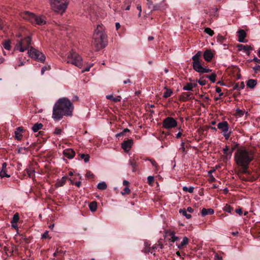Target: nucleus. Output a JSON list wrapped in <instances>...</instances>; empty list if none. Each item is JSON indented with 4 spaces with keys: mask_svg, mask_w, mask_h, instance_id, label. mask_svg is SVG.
<instances>
[{
    "mask_svg": "<svg viewBox=\"0 0 260 260\" xmlns=\"http://www.w3.org/2000/svg\"><path fill=\"white\" fill-rule=\"evenodd\" d=\"M73 109V105L68 98H60L54 105L52 117L60 120L63 116H71Z\"/></svg>",
    "mask_w": 260,
    "mask_h": 260,
    "instance_id": "obj_1",
    "label": "nucleus"
},
{
    "mask_svg": "<svg viewBox=\"0 0 260 260\" xmlns=\"http://www.w3.org/2000/svg\"><path fill=\"white\" fill-rule=\"evenodd\" d=\"M234 158L238 166L249 165L254 159V152L245 148H239L235 153Z\"/></svg>",
    "mask_w": 260,
    "mask_h": 260,
    "instance_id": "obj_2",
    "label": "nucleus"
},
{
    "mask_svg": "<svg viewBox=\"0 0 260 260\" xmlns=\"http://www.w3.org/2000/svg\"><path fill=\"white\" fill-rule=\"evenodd\" d=\"M92 44L96 51L106 47L107 45L106 36L103 26L98 25L95 29L93 35Z\"/></svg>",
    "mask_w": 260,
    "mask_h": 260,
    "instance_id": "obj_3",
    "label": "nucleus"
},
{
    "mask_svg": "<svg viewBox=\"0 0 260 260\" xmlns=\"http://www.w3.org/2000/svg\"><path fill=\"white\" fill-rule=\"evenodd\" d=\"M20 16L24 19H25L32 24H36L39 25H43L46 24V21L44 17L42 16H37L32 13L28 11H24L20 13Z\"/></svg>",
    "mask_w": 260,
    "mask_h": 260,
    "instance_id": "obj_4",
    "label": "nucleus"
},
{
    "mask_svg": "<svg viewBox=\"0 0 260 260\" xmlns=\"http://www.w3.org/2000/svg\"><path fill=\"white\" fill-rule=\"evenodd\" d=\"M202 56V52L198 51L194 56L192 57V67L193 69L199 73H209L212 71L211 69H206L203 67L200 57Z\"/></svg>",
    "mask_w": 260,
    "mask_h": 260,
    "instance_id": "obj_5",
    "label": "nucleus"
},
{
    "mask_svg": "<svg viewBox=\"0 0 260 260\" xmlns=\"http://www.w3.org/2000/svg\"><path fill=\"white\" fill-rule=\"evenodd\" d=\"M67 61V63H72L79 68H82L83 67V60L81 57L73 50L68 54Z\"/></svg>",
    "mask_w": 260,
    "mask_h": 260,
    "instance_id": "obj_6",
    "label": "nucleus"
},
{
    "mask_svg": "<svg viewBox=\"0 0 260 260\" xmlns=\"http://www.w3.org/2000/svg\"><path fill=\"white\" fill-rule=\"evenodd\" d=\"M52 9L62 14L67 8L68 0H51V2Z\"/></svg>",
    "mask_w": 260,
    "mask_h": 260,
    "instance_id": "obj_7",
    "label": "nucleus"
},
{
    "mask_svg": "<svg viewBox=\"0 0 260 260\" xmlns=\"http://www.w3.org/2000/svg\"><path fill=\"white\" fill-rule=\"evenodd\" d=\"M31 42V38L30 37L27 36L25 37L18 41L15 46V49L19 50L20 52H23L28 49Z\"/></svg>",
    "mask_w": 260,
    "mask_h": 260,
    "instance_id": "obj_8",
    "label": "nucleus"
},
{
    "mask_svg": "<svg viewBox=\"0 0 260 260\" xmlns=\"http://www.w3.org/2000/svg\"><path fill=\"white\" fill-rule=\"evenodd\" d=\"M28 54L32 59L37 60L41 62L45 61L46 58L45 55L42 52L35 49L32 47H31L30 49L28 50Z\"/></svg>",
    "mask_w": 260,
    "mask_h": 260,
    "instance_id": "obj_9",
    "label": "nucleus"
},
{
    "mask_svg": "<svg viewBox=\"0 0 260 260\" xmlns=\"http://www.w3.org/2000/svg\"><path fill=\"white\" fill-rule=\"evenodd\" d=\"M217 128L222 133L225 139L228 140L231 135V132L229 131V124L228 122L226 121L220 122L217 124Z\"/></svg>",
    "mask_w": 260,
    "mask_h": 260,
    "instance_id": "obj_10",
    "label": "nucleus"
},
{
    "mask_svg": "<svg viewBox=\"0 0 260 260\" xmlns=\"http://www.w3.org/2000/svg\"><path fill=\"white\" fill-rule=\"evenodd\" d=\"M177 121L172 117H166L162 122V126L166 129H171L177 126Z\"/></svg>",
    "mask_w": 260,
    "mask_h": 260,
    "instance_id": "obj_11",
    "label": "nucleus"
},
{
    "mask_svg": "<svg viewBox=\"0 0 260 260\" xmlns=\"http://www.w3.org/2000/svg\"><path fill=\"white\" fill-rule=\"evenodd\" d=\"M133 144V139H127L126 140H124L121 143V148L124 150L125 152H127L130 150Z\"/></svg>",
    "mask_w": 260,
    "mask_h": 260,
    "instance_id": "obj_12",
    "label": "nucleus"
},
{
    "mask_svg": "<svg viewBox=\"0 0 260 260\" xmlns=\"http://www.w3.org/2000/svg\"><path fill=\"white\" fill-rule=\"evenodd\" d=\"M238 51H244L248 55L250 54V51L253 50L252 47L248 45L238 44L237 45Z\"/></svg>",
    "mask_w": 260,
    "mask_h": 260,
    "instance_id": "obj_13",
    "label": "nucleus"
},
{
    "mask_svg": "<svg viewBox=\"0 0 260 260\" xmlns=\"http://www.w3.org/2000/svg\"><path fill=\"white\" fill-rule=\"evenodd\" d=\"M63 154L68 158L72 159L75 155V152L71 148L66 149L63 151Z\"/></svg>",
    "mask_w": 260,
    "mask_h": 260,
    "instance_id": "obj_14",
    "label": "nucleus"
},
{
    "mask_svg": "<svg viewBox=\"0 0 260 260\" xmlns=\"http://www.w3.org/2000/svg\"><path fill=\"white\" fill-rule=\"evenodd\" d=\"M203 56L206 61L210 62L213 58L214 54L211 50L207 49L204 52Z\"/></svg>",
    "mask_w": 260,
    "mask_h": 260,
    "instance_id": "obj_15",
    "label": "nucleus"
},
{
    "mask_svg": "<svg viewBox=\"0 0 260 260\" xmlns=\"http://www.w3.org/2000/svg\"><path fill=\"white\" fill-rule=\"evenodd\" d=\"M192 95V93L184 92H183L180 96V100L182 102H186L192 98L191 95Z\"/></svg>",
    "mask_w": 260,
    "mask_h": 260,
    "instance_id": "obj_16",
    "label": "nucleus"
},
{
    "mask_svg": "<svg viewBox=\"0 0 260 260\" xmlns=\"http://www.w3.org/2000/svg\"><path fill=\"white\" fill-rule=\"evenodd\" d=\"M238 36V41L240 42H244V39L246 36V33L243 29H240L237 31Z\"/></svg>",
    "mask_w": 260,
    "mask_h": 260,
    "instance_id": "obj_17",
    "label": "nucleus"
},
{
    "mask_svg": "<svg viewBox=\"0 0 260 260\" xmlns=\"http://www.w3.org/2000/svg\"><path fill=\"white\" fill-rule=\"evenodd\" d=\"M214 213V210L212 208H203L201 210V215L203 217L206 216V215H212Z\"/></svg>",
    "mask_w": 260,
    "mask_h": 260,
    "instance_id": "obj_18",
    "label": "nucleus"
},
{
    "mask_svg": "<svg viewBox=\"0 0 260 260\" xmlns=\"http://www.w3.org/2000/svg\"><path fill=\"white\" fill-rule=\"evenodd\" d=\"M128 164L132 167V171L133 172H135L137 171L138 167V165L137 162V160L135 159H129Z\"/></svg>",
    "mask_w": 260,
    "mask_h": 260,
    "instance_id": "obj_19",
    "label": "nucleus"
},
{
    "mask_svg": "<svg viewBox=\"0 0 260 260\" xmlns=\"http://www.w3.org/2000/svg\"><path fill=\"white\" fill-rule=\"evenodd\" d=\"M23 131L22 127H18L17 128L16 131L15 132V138L18 140H20L22 137V135L20 134Z\"/></svg>",
    "mask_w": 260,
    "mask_h": 260,
    "instance_id": "obj_20",
    "label": "nucleus"
},
{
    "mask_svg": "<svg viewBox=\"0 0 260 260\" xmlns=\"http://www.w3.org/2000/svg\"><path fill=\"white\" fill-rule=\"evenodd\" d=\"M247 86L250 88H254L257 84V81L255 79H249L246 82Z\"/></svg>",
    "mask_w": 260,
    "mask_h": 260,
    "instance_id": "obj_21",
    "label": "nucleus"
},
{
    "mask_svg": "<svg viewBox=\"0 0 260 260\" xmlns=\"http://www.w3.org/2000/svg\"><path fill=\"white\" fill-rule=\"evenodd\" d=\"M68 179V178L66 176H63L61 178V179L58 181L56 184H55V185L56 187H60V186H63L67 180Z\"/></svg>",
    "mask_w": 260,
    "mask_h": 260,
    "instance_id": "obj_22",
    "label": "nucleus"
},
{
    "mask_svg": "<svg viewBox=\"0 0 260 260\" xmlns=\"http://www.w3.org/2000/svg\"><path fill=\"white\" fill-rule=\"evenodd\" d=\"M188 243V239L186 237H184L183 238L182 242L180 244H177L178 248L182 249L184 246L186 245Z\"/></svg>",
    "mask_w": 260,
    "mask_h": 260,
    "instance_id": "obj_23",
    "label": "nucleus"
},
{
    "mask_svg": "<svg viewBox=\"0 0 260 260\" xmlns=\"http://www.w3.org/2000/svg\"><path fill=\"white\" fill-rule=\"evenodd\" d=\"M97 206L98 204L95 201H92L89 204V208L91 212H95L97 209Z\"/></svg>",
    "mask_w": 260,
    "mask_h": 260,
    "instance_id": "obj_24",
    "label": "nucleus"
},
{
    "mask_svg": "<svg viewBox=\"0 0 260 260\" xmlns=\"http://www.w3.org/2000/svg\"><path fill=\"white\" fill-rule=\"evenodd\" d=\"M66 251H63L62 249L57 248L55 252L53 253L54 257L58 256H63L65 254Z\"/></svg>",
    "mask_w": 260,
    "mask_h": 260,
    "instance_id": "obj_25",
    "label": "nucleus"
},
{
    "mask_svg": "<svg viewBox=\"0 0 260 260\" xmlns=\"http://www.w3.org/2000/svg\"><path fill=\"white\" fill-rule=\"evenodd\" d=\"M43 127V124L41 123H37L35 124L32 127L31 129L34 132L36 133L41 129Z\"/></svg>",
    "mask_w": 260,
    "mask_h": 260,
    "instance_id": "obj_26",
    "label": "nucleus"
},
{
    "mask_svg": "<svg viewBox=\"0 0 260 260\" xmlns=\"http://www.w3.org/2000/svg\"><path fill=\"white\" fill-rule=\"evenodd\" d=\"M165 89H166V91L164 93L163 97L166 99L172 95L173 91L171 89H169L166 87H165Z\"/></svg>",
    "mask_w": 260,
    "mask_h": 260,
    "instance_id": "obj_27",
    "label": "nucleus"
},
{
    "mask_svg": "<svg viewBox=\"0 0 260 260\" xmlns=\"http://www.w3.org/2000/svg\"><path fill=\"white\" fill-rule=\"evenodd\" d=\"M3 45L4 48L7 50H10L11 48V42L9 40L4 41L3 43Z\"/></svg>",
    "mask_w": 260,
    "mask_h": 260,
    "instance_id": "obj_28",
    "label": "nucleus"
},
{
    "mask_svg": "<svg viewBox=\"0 0 260 260\" xmlns=\"http://www.w3.org/2000/svg\"><path fill=\"white\" fill-rule=\"evenodd\" d=\"M106 98L108 100L112 101L114 102H119L121 100V97L120 96H118L117 98H114L112 95H107L106 96Z\"/></svg>",
    "mask_w": 260,
    "mask_h": 260,
    "instance_id": "obj_29",
    "label": "nucleus"
},
{
    "mask_svg": "<svg viewBox=\"0 0 260 260\" xmlns=\"http://www.w3.org/2000/svg\"><path fill=\"white\" fill-rule=\"evenodd\" d=\"M206 78H208L212 83H214L216 81V74L215 73H212L211 75H205Z\"/></svg>",
    "mask_w": 260,
    "mask_h": 260,
    "instance_id": "obj_30",
    "label": "nucleus"
},
{
    "mask_svg": "<svg viewBox=\"0 0 260 260\" xmlns=\"http://www.w3.org/2000/svg\"><path fill=\"white\" fill-rule=\"evenodd\" d=\"M249 165H238V166L241 167V172L243 174H246L247 173L248 169L249 168Z\"/></svg>",
    "mask_w": 260,
    "mask_h": 260,
    "instance_id": "obj_31",
    "label": "nucleus"
},
{
    "mask_svg": "<svg viewBox=\"0 0 260 260\" xmlns=\"http://www.w3.org/2000/svg\"><path fill=\"white\" fill-rule=\"evenodd\" d=\"M78 156H80L81 159H84L85 162H87L89 160L90 156L88 154H79Z\"/></svg>",
    "mask_w": 260,
    "mask_h": 260,
    "instance_id": "obj_32",
    "label": "nucleus"
},
{
    "mask_svg": "<svg viewBox=\"0 0 260 260\" xmlns=\"http://www.w3.org/2000/svg\"><path fill=\"white\" fill-rule=\"evenodd\" d=\"M229 148L228 146H225V148L223 149V152L224 154L225 155V156L224 157V159H229Z\"/></svg>",
    "mask_w": 260,
    "mask_h": 260,
    "instance_id": "obj_33",
    "label": "nucleus"
},
{
    "mask_svg": "<svg viewBox=\"0 0 260 260\" xmlns=\"http://www.w3.org/2000/svg\"><path fill=\"white\" fill-rule=\"evenodd\" d=\"M97 187L100 190H105L107 188V185L105 182H102L98 184Z\"/></svg>",
    "mask_w": 260,
    "mask_h": 260,
    "instance_id": "obj_34",
    "label": "nucleus"
},
{
    "mask_svg": "<svg viewBox=\"0 0 260 260\" xmlns=\"http://www.w3.org/2000/svg\"><path fill=\"white\" fill-rule=\"evenodd\" d=\"M179 213H182V215L183 216H185L186 218H187V219H190L191 217V214H187V211L186 210H185L184 209H180Z\"/></svg>",
    "mask_w": 260,
    "mask_h": 260,
    "instance_id": "obj_35",
    "label": "nucleus"
},
{
    "mask_svg": "<svg viewBox=\"0 0 260 260\" xmlns=\"http://www.w3.org/2000/svg\"><path fill=\"white\" fill-rule=\"evenodd\" d=\"M19 214L18 213H16L13 215V217L12 220L11 221V223H13H13H17L18 221H19Z\"/></svg>",
    "mask_w": 260,
    "mask_h": 260,
    "instance_id": "obj_36",
    "label": "nucleus"
},
{
    "mask_svg": "<svg viewBox=\"0 0 260 260\" xmlns=\"http://www.w3.org/2000/svg\"><path fill=\"white\" fill-rule=\"evenodd\" d=\"M192 83H187L186 84L183 86V89L184 90L192 91Z\"/></svg>",
    "mask_w": 260,
    "mask_h": 260,
    "instance_id": "obj_37",
    "label": "nucleus"
},
{
    "mask_svg": "<svg viewBox=\"0 0 260 260\" xmlns=\"http://www.w3.org/2000/svg\"><path fill=\"white\" fill-rule=\"evenodd\" d=\"M28 148L25 147H20L17 150V152L19 154H26Z\"/></svg>",
    "mask_w": 260,
    "mask_h": 260,
    "instance_id": "obj_38",
    "label": "nucleus"
},
{
    "mask_svg": "<svg viewBox=\"0 0 260 260\" xmlns=\"http://www.w3.org/2000/svg\"><path fill=\"white\" fill-rule=\"evenodd\" d=\"M223 209L224 211L231 213L232 211L233 210V208L230 205L226 204Z\"/></svg>",
    "mask_w": 260,
    "mask_h": 260,
    "instance_id": "obj_39",
    "label": "nucleus"
},
{
    "mask_svg": "<svg viewBox=\"0 0 260 260\" xmlns=\"http://www.w3.org/2000/svg\"><path fill=\"white\" fill-rule=\"evenodd\" d=\"M148 160L150 161L152 165L155 167V171H157L159 166L157 165V162L155 161V160L153 159H148Z\"/></svg>",
    "mask_w": 260,
    "mask_h": 260,
    "instance_id": "obj_40",
    "label": "nucleus"
},
{
    "mask_svg": "<svg viewBox=\"0 0 260 260\" xmlns=\"http://www.w3.org/2000/svg\"><path fill=\"white\" fill-rule=\"evenodd\" d=\"M194 187L192 186H190L188 187L187 186H184L183 187V190L185 192H188L189 193H192L193 192Z\"/></svg>",
    "mask_w": 260,
    "mask_h": 260,
    "instance_id": "obj_41",
    "label": "nucleus"
},
{
    "mask_svg": "<svg viewBox=\"0 0 260 260\" xmlns=\"http://www.w3.org/2000/svg\"><path fill=\"white\" fill-rule=\"evenodd\" d=\"M225 40L226 38L224 37L219 34L217 37V41L220 44L223 43Z\"/></svg>",
    "mask_w": 260,
    "mask_h": 260,
    "instance_id": "obj_42",
    "label": "nucleus"
},
{
    "mask_svg": "<svg viewBox=\"0 0 260 260\" xmlns=\"http://www.w3.org/2000/svg\"><path fill=\"white\" fill-rule=\"evenodd\" d=\"M25 171L26 172L29 177H31L32 175H34L35 172L34 170L27 168L25 170Z\"/></svg>",
    "mask_w": 260,
    "mask_h": 260,
    "instance_id": "obj_43",
    "label": "nucleus"
},
{
    "mask_svg": "<svg viewBox=\"0 0 260 260\" xmlns=\"http://www.w3.org/2000/svg\"><path fill=\"white\" fill-rule=\"evenodd\" d=\"M204 32L210 36H213L214 34V31L209 27H206L205 28Z\"/></svg>",
    "mask_w": 260,
    "mask_h": 260,
    "instance_id": "obj_44",
    "label": "nucleus"
},
{
    "mask_svg": "<svg viewBox=\"0 0 260 260\" xmlns=\"http://www.w3.org/2000/svg\"><path fill=\"white\" fill-rule=\"evenodd\" d=\"M205 77V75L201 77L200 79L198 81L199 84L202 86L205 85L206 84V80L204 78Z\"/></svg>",
    "mask_w": 260,
    "mask_h": 260,
    "instance_id": "obj_45",
    "label": "nucleus"
},
{
    "mask_svg": "<svg viewBox=\"0 0 260 260\" xmlns=\"http://www.w3.org/2000/svg\"><path fill=\"white\" fill-rule=\"evenodd\" d=\"M0 176L1 178H3L5 177H9L10 175L7 174V170H2L0 172Z\"/></svg>",
    "mask_w": 260,
    "mask_h": 260,
    "instance_id": "obj_46",
    "label": "nucleus"
},
{
    "mask_svg": "<svg viewBox=\"0 0 260 260\" xmlns=\"http://www.w3.org/2000/svg\"><path fill=\"white\" fill-rule=\"evenodd\" d=\"M154 177L152 176H149L147 177V182L149 185H152L154 183Z\"/></svg>",
    "mask_w": 260,
    "mask_h": 260,
    "instance_id": "obj_47",
    "label": "nucleus"
},
{
    "mask_svg": "<svg viewBox=\"0 0 260 260\" xmlns=\"http://www.w3.org/2000/svg\"><path fill=\"white\" fill-rule=\"evenodd\" d=\"M244 114V111L239 109H237L236 111V115L239 117H242Z\"/></svg>",
    "mask_w": 260,
    "mask_h": 260,
    "instance_id": "obj_48",
    "label": "nucleus"
},
{
    "mask_svg": "<svg viewBox=\"0 0 260 260\" xmlns=\"http://www.w3.org/2000/svg\"><path fill=\"white\" fill-rule=\"evenodd\" d=\"M69 180L71 182V184H75L77 187H79L81 186V181H78L74 182V180L72 179H69Z\"/></svg>",
    "mask_w": 260,
    "mask_h": 260,
    "instance_id": "obj_49",
    "label": "nucleus"
},
{
    "mask_svg": "<svg viewBox=\"0 0 260 260\" xmlns=\"http://www.w3.org/2000/svg\"><path fill=\"white\" fill-rule=\"evenodd\" d=\"M180 150H181L184 154L187 153V151L185 150V143L184 142L181 143Z\"/></svg>",
    "mask_w": 260,
    "mask_h": 260,
    "instance_id": "obj_50",
    "label": "nucleus"
},
{
    "mask_svg": "<svg viewBox=\"0 0 260 260\" xmlns=\"http://www.w3.org/2000/svg\"><path fill=\"white\" fill-rule=\"evenodd\" d=\"M93 65V63L90 64V65L87 66L82 71V73H84L85 72H88L90 70V69Z\"/></svg>",
    "mask_w": 260,
    "mask_h": 260,
    "instance_id": "obj_51",
    "label": "nucleus"
},
{
    "mask_svg": "<svg viewBox=\"0 0 260 260\" xmlns=\"http://www.w3.org/2000/svg\"><path fill=\"white\" fill-rule=\"evenodd\" d=\"M123 191L121 192L122 194H128L130 193L131 192V190L129 189V188L128 187H125L123 190Z\"/></svg>",
    "mask_w": 260,
    "mask_h": 260,
    "instance_id": "obj_52",
    "label": "nucleus"
},
{
    "mask_svg": "<svg viewBox=\"0 0 260 260\" xmlns=\"http://www.w3.org/2000/svg\"><path fill=\"white\" fill-rule=\"evenodd\" d=\"M86 176L89 179H92L93 178L94 175L90 171H87Z\"/></svg>",
    "mask_w": 260,
    "mask_h": 260,
    "instance_id": "obj_53",
    "label": "nucleus"
},
{
    "mask_svg": "<svg viewBox=\"0 0 260 260\" xmlns=\"http://www.w3.org/2000/svg\"><path fill=\"white\" fill-rule=\"evenodd\" d=\"M61 132H62L61 129H60L58 127H56V128H55V129L54 130V134H55L56 135H60Z\"/></svg>",
    "mask_w": 260,
    "mask_h": 260,
    "instance_id": "obj_54",
    "label": "nucleus"
},
{
    "mask_svg": "<svg viewBox=\"0 0 260 260\" xmlns=\"http://www.w3.org/2000/svg\"><path fill=\"white\" fill-rule=\"evenodd\" d=\"M42 239H46V238H49L50 239L51 238L49 237V235H48V231H46L42 236Z\"/></svg>",
    "mask_w": 260,
    "mask_h": 260,
    "instance_id": "obj_55",
    "label": "nucleus"
},
{
    "mask_svg": "<svg viewBox=\"0 0 260 260\" xmlns=\"http://www.w3.org/2000/svg\"><path fill=\"white\" fill-rule=\"evenodd\" d=\"M235 212L237 213H238L239 215H242L243 213L242 210L241 208H240V207H238V208L235 210Z\"/></svg>",
    "mask_w": 260,
    "mask_h": 260,
    "instance_id": "obj_56",
    "label": "nucleus"
},
{
    "mask_svg": "<svg viewBox=\"0 0 260 260\" xmlns=\"http://www.w3.org/2000/svg\"><path fill=\"white\" fill-rule=\"evenodd\" d=\"M216 92L219 93V96L223 95V93L221 92V89L219 87H216Z\"/></svg>",
    "mask_w": 260,
    "mask_h": 260,
    "instance_id": "obj_57",
    "label": "nucleus"
},
{
    "mask_svg": "<svg viewBox=\"0 0 260 260\" xmlns=\"http://www.w3.org/2000/svg\"><path fill=\"white\" fill-rule=\"evenodd\" d=\"M125 134L124 133H123V132H121L119 133H118L116 135H115V137L118 138V139H119L121 137L123 136Z\"/></svg>",
    "mask_w": 260,
    "mask_h": 260,
    "instance_id": "obj_58",
    "label": "nucleus"
},
{
    "mask_svg": "<svg viewBox=\"0 0 260 260\" xmlns=\"http://www.w3.org/2000/svg\"><path fill=\"white\" fill-rule=\"evenodd\" d=\"M178 240H179V238L178 237L175 236V235H173V237H172L171 239V241L172 242H174L175 241H177Z\"/></svg>",
    "mask_w": 260,
    "mask_h": 260,
    "instance_id": "obj_59",
    "label": "nucleus"
},
{
    "mask_svg": "<svg viewBox=\"0 0 260 260\" xmlns=\"http://www.w3.org/2000/svg\"><path fill=\"white\" fill-rule=\"evenodd\" d=\"M159 9V6L158 5H153L152 7V11H156Z\"/></svg>",
    "mask_w": 260,
    "mask_h": 260,
    "instance_id": "obj_60",
    "label": "nucleus"
},
{
    "mask_svg": "<svg viewBox=\"0 0 260 260\" xmlns=\"http://www.w3.org/2000/svg\"><path fill=\"white\" fill-rule=\"evenodd\" d=\"M233 89V90H240V86H239V83H236V84L234 86Z\"/></svg>",
    "mask_w": 260,
    "mask_h": 260,
    "instance_id": "obj_61",
    "label": "nucleus"
},
{
    "mask_svg": "<svg viewBox=\"0 0 260 260\" xmlns=\"http://www.w3.org/2000/svg\"><path fill=\"white\" fill-rule=\"evenodd\" d=\"M48 68L49 67H43L42 68V70H41V74L43 75L44 74V72H45V71L48 70Z\"/></svg>",
    "mask_w": 260,
    "mask_h": 260,
    "instance_id": "obj_62",
    "label": "nucleus"
},
{
    "mask_svg": "<svg viewBox=\"0 0 260 260\" xmlns=\"http://www.w3.org/2000/svg\"><path fill=\"white\" fill-rule=\"evenodd\" d=\"M253 69L256 72L257 71H260V66L256 65L253 68Z\"/></svg>",
    "mask_w": 260,
    "mask_h": 260,
    "instance_id": "obj_63",
    "label": "nucleus"
},
{
    "mask_svg": "<svg viewBox=\"0 0 260 260\" xmlns=\"http://www.w3.org/2000/svg\"><path fill=\"white\" fill-rule=\"evenodd\" d=\"M251 61H253L255 63H259L260 64V59L257 58L256 57H254V58L251 60Z\"/></svg>",
    "mask_w": 260,
    "mask_h": 260,
    "instance_id": "obj_64",
    "label": "nucleus"
}]
</instances>
